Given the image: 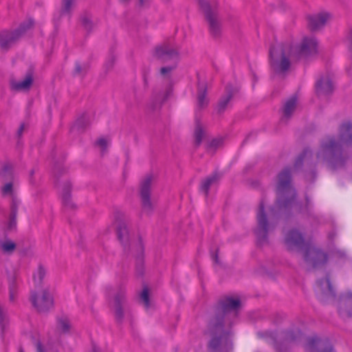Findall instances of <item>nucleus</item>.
I'll use <instances>...</instances> for the list:
<instances>
[{"mask_svg":"<svg viewBox=\"0 0 352 352\" xmlns=\"http://www.w3.org/2000/svg\"><path fill=\"white\" fill-rule=\"evenodd\" d=\"M241 307V302L238 298L223 296L218 300L207 325L206 333L210 336L208 346L210 350L230 352L232 349L230 338L232 322L230 316L236 317Z\"/></svg>","mask_w":352,"mask_h":352,"instance_id":"obj_1","label":"nucleus"},{"mask_svg":"<svg viewBox=\"0 0 352 352\" xmlns=\"http://www.w3.org/2000/svg\"><path fill=\"white\" fill-rule=\"evenodd\" d=\"M338 142L335 137H327L321 142V154L323 158L328 162L333 170L344 167L348 159V156L343 153L342 144L352 146V122L343 123L339 131Z\"/></svg>","mask_w":352,"mask_h":352,"instance_id":"obj_2","label":"nucleus"},{"mask_svg":"<svg viewBox=\"0 0 352 352\" xmlns=\"http://www.w3.org/2000/svg\"><path fill=\"white\" fill-rule=\"evenodd\" d=\"M276 184L277 198L275 208L280 213H283L287 218L292 216V208L296 199V189L292 185V171L290 167L284 168L278 174Z\"/></svg>","mask_w":352,"mask_h":352,"instance_id":"obj_3","label":"nucleus"},{"mask_svg":"<svg viewBox=\"0 0 352 352\" xmlns=\"http://www.w3.org/2000/svg\"><path fill=\"white\" fill-rule=\"evenodd\" d=\"M113 290L111 286H108L106 287V294L109 298V308L115 322L118 326H121L125 320L133 319V314L127 300L125 287L119 285L115 292L111 294Z\"/></svg>","mask_w":352,"mask_h":352,"instance_id":"obj_4","label":"nucleus"},{"mask_svg":"<svg viewBox=\"0 0 352 352\" xmlns=\"http://www.w3.org/2000/svg\"><path fill=\"white\" fill-rule=\"evenodd\" d=\"M199 6L204 14L210 35L214 39H219L223 32V21L220 16L217 3L207 0H198Z\"/></svg>","mask_w":352,"mask_h":352,"instance_id":"obj_5","label":"nucleus"},{"mask_svg":"<svg viewBox=\"0 0 352 352\" xmlns=\"http://www.w3.org/2000/svg\"><path fill=\"white\" fill-rule=\"evenodd\" d=\"M34 27V21L29 18L26 21L21 22L19 25L14 29H7L0 32V48L3 52H8L14 45H16L19 41L26 34V33L32 30Z\"/></svg>","mask_w":352,"mask_h":352,"instance_id":"obj_6","label":"nucleus"},{"mask_svg":"<svg viewBox=\"0 0 352 352\" xmlns=\"http://www.w3.org/2000/svg\"><path fill=\"white\" fill-rule=\"evenodd\" d=\"M270 65L276 74L287 72L291 65L289 56L285 52V45L283 43L272 44L269 52Z\"/></svg>","mask_w":352,"mask_h":352,"instance_id":"obj_7","label":"nucleus"},{"mask_svg":"<svg viewBox=\"0 0 352 352\" xmlns=\"http://www.w3.org/2000/svg\"><path fill=\"white\" fill-rule=\"evenodd\" d=\"M115 226L118 240L123 246L124 252L128 255L131 252L135 250V244L138 240L131 243V238L128 229V217L125 213L118 210L114 214Z\"/></svg>","mask_w":352,"mask_h":352,"instance_id":"obj_8","label":"nucleus"},{"mask_svg":"<svg viewBox=\"0 0 352 352\" xmlns=\"http://www.w3.org/2000/svg\"><path fill=\"white\" fill-rule=\"evenodd\" d=\"M303 259L313 269L324 267L328 261V254L322 250L309 244L302 251Z\"/></svg>","mask_w":352,"mask_h":352,"instance_id":"obj_9","label":"nucleus"},{"mask_svg":"<svg viewBox=\"0 0 352 352\" xmlns=\"http://www.w3.org/2000/svg\"><path fill=\"white\" fill-rule=\"evenodd\" d=\"M256 221L257 228L254 232L256 236L257 243L259 245H263L268 241V232L270 230V223L265 211V206L263 201L259 204L256 214Z\"/></svg>","mask_w":352,"mask_h":352,"instance_id":"obj_10","label":"nucleus"},{"mask_svg":"<svg viewBox=\"0 0 352 352\" xmlns=\"http://www.w3.org/2000/svg\"><path fill=\"white\" fill-rule=\"evenodd\" d=\"M153 179L152 175H147L142 180L140 186L142 211L147 215L151 214L154 210V204L151 199Z\"/></svg>","mask_w":352,"mask_h":352,"instance_id":"obj_11","label":"nucleus"},{"mask_svg":"<svg viewBox=\"0 0 352 352\" xmlns=\"http://www.w3.org/2000/svg\"><path fill=\"white\" fill-rule=\"evenodd\" d=\"M30 301L39 313H47L54 307V298L49 288L43 290L40 299L36 292H31Z\"/></svg>","mask_w":352,"mask_h":352,"instance_id":"obj_12","label":"nucleus"},{"mask_svg":"<svg viewBox=\"0 0 352 352\" xmlns=\"http://www.w3.org/2000/svg\"><path fill=\"white\" fill-rule=\"evenodd\" d=\"M316 292L318 299L324 303L334 300L336 297V291L328 275L325 278L317 280Z\"/></svg>","mask_w":352,"mask_h":352,"instance_id":"obj_13","label":"nucleus"},{"mask_svg":"<svg viewBox=\"0 0 352 352\" xmlns=\"http://www.w3.org/2000/svg\"><path fill=\"white\" fill-rule=\"evenodd\" d=\"M285 243L288 250L303 251L305 247L309 245L305 241L302 233L296 229L289 230L285 236Z\"/></svg>","mask_w":352,"mask_h":352,"instance_id":"obj_14","label":"nucleus"},{"mask_svg":"<svg viewBox=\"0 0 352 352\" xmlns=\"http://www.w3.org/2000/svg\"><path fill=\"white\" fill-rule=\"evenodd\" d=\"M153 56L161 62L166 63L173 59L178 60L179 53L177 50L164 43L155 47Z\"/></svg>","mask_w":352,"mask_h":352,"instance_id":"obj_15","label":"nucleus"},{"mask_svg":"<svg viewBox=\"0 0 352 352\" xmlns=\"http://www.w3.org/2000/svg\"><path fill=\"white\" fill-rule=\"evenodd\" d=\"M305 349L308 352H336L329 341L322 340L316 336L307 338Z\"/></svg>","mask_w":352,"mask_h":352,"instance_id":"obj_16","label":"nucleus"},{"mask_svg":"<svg viewBox=\"0 0 352 352\" xmlns=\"http://www.w3.org/2000/svg\"><path fill=\"white\" fill-rule=\"evenodd\" d=\"M302 335V331L298 329L283 331L280 333L278 344L285 346L283 352H288L290 349V345L297 342L301 338Z\"/></svg>","mask_w":352,"mask_h":352,"instance_id":"obj_17","label":"nucleus"},{"mask_svg":"<svg viewBox=\"0 0 352 352\" xmlns=\"http://www.w3.org/2000/svg\"><path fill=\"white\" fill-rule=\"evenodd\" d=\"M34 67L30 66L27 70L25 78L23 80L19 82L14 80H10L11 89L16 91H29L34 82Z\"/></svg>","mask_w":352,"mask_h":352,"instance_id":"obj_18","label":"nucleus"},{"mask_svg":"<svg viewBox=\"0 0 352 352\" xmlns=\"http://www.w3.org/2000/svg\"><path fill=\"white\" fill-rule=\"evenodd\" d=\"M315 89L318 97L331 95L334 89L332 80L329 76H320L316 82Z\"/></svg>","mask_w":352,"mask_h":352,"instance_id":"obj_19","label":"nucleus"},{"mask_svg":"<svg viewBox=\"0 0 352 352\" xmlns=\"http://www.w3.org/2000/svg\"><path fill=\"white\" fill-rule=\"evenodd\" d=\"M318 42L314 37L303 38L298 50L299 57H307L316 54Z\"/></svg>","mask_w":352,"mask_h":352,"instance_id":"obj_20","label":"nucleus"},{"mask_svg":"<svg viewBox=\"0 0 352 352\" xmlns=\"http://www.w3.org/2000/svg\"><path fill=\"white\" fill-rule=\"evenodd\" d=\"M238 90L231 85H227L225 88V94H223L217 104V113L219 115L223 113L229 106L230 102Z\"/></svg>","mask_w":352,"mask_h":352,"instance_id":"obj_21","label":"nucleus"},{"mask_svg":"<svg viewBox=\"0 0 352 352\" xmlns=\"http://www.w3.org/2000/svg\"><path fill=\"white\" fill-rule=\"evenodd\" d=\"M338 312L343 318H352V292H349L340 296Z\"/></svg>","mask_w":352,"mask_h":352,"instance_id":"obj_22","label":"nucleus"},{"mask_svg":"<svg viewBox=\"0 0 352 352\" xmlns=\"http://www.w3.org/2000/svg\"><path fill=\"white\" fill-rule=\"evenodd\" d=\"M72 184L69 180H65L61 185V200L63 206L69 210L76 209V205L72 199Z\"/></svg>","mask_w":352,"mask_h":352,"instance_id":"obj_23","label":"nucleus"},{"mask_svg":"<svg viewBox=\"0 0 352 352\" xmlns=\"http://www.w3.org/2000/svg\"><path fill=\"white\" fill-rule=\"evenodd\" d=\"M329 17V14L327 13H319L315 15L307 16V25L309 30L316 32L322 28Z\"/></svg>","mask_w":352,"mask_h":352,"instance_id":"obj_24","label":"nucleus"},{"mask_svg":"<svg viewBox=\"0 0 352 352\" xmlns=\"http://www.w3.org/2000/svg\"><path fill=\"white\" fill-rule=\"evenodd\" d=\"M144 245L141 237H139L138 241L135 244V250L131 252L136 258L135 271L139 276H142L144 274Z\"/></svg>","mask_w":352,"mask_h":352,"instance_id":"obj_25","label":"nucleus"},{"mask_svg":"<svg viewBox=\"0 0 352 352\" xmlns=\"http://www.w3.org/2000/svg\"><path fill=\"white\" fill-rule=\"evenodd\" d=\"M197 105L199 109H204L208 104V100L206 98L208 87L205 82H201L199 75L197 74Z\"/></svg>","mask_w":352,"mask_h":352,"instance_id":"obj_26","label":"nucleus"},{"mask_svg":"<svg viewBox=\"0 0 352 352\" xmlns=\"http://www.w3.org/2000/svg\"><path fill=\"white\" fill-rule=\"evenodd\" d=\"M221 173L215 171L212 175L202 180L199 189L204 193L206 197H208V196L210 186L213 184H217L221 179Z\"/></svg>","mask_w":352,"mask_h":352,"instance_id":"obj_27","label":"nucleus"},{"mask_svg":"<svg viewBox=\"0 0 352 352\" xmlns=\"http://www.w3.org/2000/svg\"><path fill=\"white\" fill-rule=\"evenodd\" d=\"M297 99V96L296 95H293L285 101L282 108V121L287 120L292 116V114L296 108Z\"/></svg>","mask_w":352,"mask_h":352,"instance_id":"obj_28","label":"nucleus"},{"mask_svg":"<svg viewBox=\"0 0 352 352\" xmlns=\"http://www.w3.org/2000/svg\"><path fill=\"white\" fill-rule=\"evenodd\" d=\"M8 282L9 289V300L11 302H14L16 298L18 292V284L15 273L8 275Z\"/></svg>","mask_w":352,"mask_h":352,"instance_id":"obj_29","label":"nucleus"},{"mask_svg":"<svg viewBox=\"0 0 352 352\" xmlns=\"http://www.w3.org/2000/svg\"><path fill=\"white\" fill-rule=\"evenodd\" d=\"M258 336L263 338H270L272 341V344L276 352H283L285 349V346L278 344V340L275 332L270 331L258 332Z\"/></svg>","mask_w":352,"mask_h":352,"instance_id":"obj_30","label":"nucleus"},{"mask_svg":"<svg viewBox=\"0 0 352 352\" xmlns=\"http://www.w3.org/2000/svg\"><path fill=\"white\" fill-rule=\"evenodd\" d=\"M90 124L89 118L87 114L83 113L79 117L72 127V131H76L78 133H83Z\"/></svg>","mask_w":352,"mask_h":352,"instance_id":"obj_31","label":"nucleus"},{"mask_svg":"<svg viewBox=\"0 0 352 352\" xmlns=\"http://www.w3.org/2000/svg\"><path fill=\"white\" fill-rule=\"evenodd\" d=\"M173 92V88L172 86L170 85L164 91L163 95L162 96L161 94H159L158 95L154 96L153 98V102H152V109L155 110L156 108H157L158 106H160L162 103H164L168 98L170 97V96L172 94Z\"/></svg>","mask_w":352,"mask_h":352,"instance_id":"obj_32","label":"nucleus"},{"mask_svg":"<svg viewBox=\"0 0 352 352\" xmlns=\"http://www.w3.org/2000/svg\"><path fill=\"white\" fill-rule=\"evenodd\" d=\"M205 135V131L204 126L201 124L200 119H195V126L194 130V138H195V144L196 147L200 146L202 142L203 138Z\"/></svg>","mask_w":352,"mask_h":352,"instance_id":"obj_33","label":"nucleus"},{"mask_svg":"<svg viewBox=\"0 0 352 352\" xmlns=\"http://www.w3.org/2000/svg\"><path fill=\"white\" fill-rule=\"evenodd\" d=\"M52 157L54 160L53 174L54 177V184L56 186L58 187L60 185V177L67 173V169L60 164L55 161L54 152L52 153Z\"/></svg>","mask_w":352,"mask_h":352,"instance_id":"obj_34","label":"nucleus"},{"mask_svg":"<svg viewBox=\"0 0 352 352\" xmlns=\"http://www.w3.org/2000/svg\"><path fill=\"white\" fill-rule=\"evenodd\" d=\"M80 23L83 28L87 31L88 34L91 33L95 26L94 21H92L91 16L87 12H84L80 16Z\"/></svg>","mask_w":352,"mask_h":352,"instance_id":"obj_35","label":"nucleus"},{"mask_svg":"<svg viewBox=\"0 0 352 352\" xmlns=\"http://www.w3.org/2000/svg\"><path fill=\"white\" fill-rule=\"evenodd\" d=\"M89 69L88 64H81L80 62L76 61L74 67L72 70V74L74 77L83 78L87 73Z\"/></svg>","mask_w":352,"mask_h":352,"instance_id":"obj_36","label":"nucleus"},{"mask_svg":"<svg viewBox=\"0 0 352 352\" xmlns=\"http://www.w3.org/2000/svg\"><path fill=\"white\" fill-rule=\"evenodd\" d=\"M57 321V329L61 331V333L66 334L68 333L71 329L70 321L66 316L58 317Z\"/></svg>","mask_w":352,"mask_h":352,"instance_id":"obj_37","label":"nucleus"},{"mask_svg":"<svg viewBox=\"0 0 352 352\" xmlns=\"http://www.w3.org/2000/svg\"><path fill=\"white\" fill-rule=\"evenodd\" d=\"M17 214L9 215V220L6 226L4 233L6 236L8 233L15 232L17 230V222H16Z\"/></svg>","mask_w":352,"mask_h":352,"instance_id":"obj_38","label":"nucleus"},{"mask_svg":"<svg viewBox=\"0 0 352 352\" xmlns=\"http://www.w3.org/2000/svg\"><path fill=\"white\" fill-rule=\"evenodd\" d=\"M116 58L117 56L115 53V51L113 48H111L109 51V57L104 65V72L106 73H108L113 69L116 61Z\"/></svg>","mask_w":352,"mask_h":352,"instance_id":"obj_39","label":"nucleus"},{"mask_svg":"<svg viewBox=\"0 0 352 352\" xmlns=\"http://www.w3.org/2000/svg\"><path fill=\"white\" fill-rule=\"evenodd\" d=\"M311 151L309 148H305L296 158L294 164V168L296 169L301 168L303 164L305 158L307 156L311 157Z\"/></svg>","mask_w":352,"mask_h":352,"instance_id":"obj_40","label":"nucleus"},{"mask_svg":"<svg viewBox=\"0 0 352 352\" xmlns=\"http://www.w3.org/2000/svg\"><path fill=\"white\" fill-rule=\"evenodd\" d=\"M0 247L3 252L11 254L15 250L16 245L11 240L6 239L4 241L1 243Z\"/></svg>","mask_w":352,"mask_h":352,"instance_id":"obj_41","label":"nucleus"},{"mask_svg":"<svg viewBox=\"0 0 352 352\" xmlns=\"http://www.w3.org/2000/svg\"><path fill=\"white\" fill-rule=\"evenodd\" d=\"M1 177H2L5 180H9L12 178V168L10 164H6L3 166L1 172L0 173Z\"/></svg>","mask_w":352,"mask_h":352,"instance_id":"obj_42","label":"nucleus"},{"mask_svg":"<svg viewBox=\"0 0 352 352\" xmlns=\"http://www.w3.org/2000/svg\"><path fill=\"white\" fill-rule=\"evenodd\" d=\"M21 203L20 199L16 195H12V202L10 205V213L11 214H18V208Z\"/></svg>","mask_w":352,"mask_h":352,"instance_id":"obj_43","label":"nucleus"},{"mask_svg":"<svg viewBox=\"0 0 352 352\" xmlns=\"http://www.w3.org/2000/svg\"><path fill=\"white\" fill-rule=\"evenodd\" d=\"M73 0H62L60 14H69L71 12Z\"/></svg>","mask_w":352,"mask_h":352,"instance_id":"obj_44","label":"nucleus"},{"mask_svg":"<svg viewBox=\"0 0 352 352\" xmlns=\"http://www.w3.org/2000/svg\"><path fill=\"white\" fill-rule=\"evenodd\" d=\"M176 67H177L176 64H175L173 65L162 67L160 70V73L161 76H163L164 78H169L171 72L173 70H175L176 69Z\"/></svg>","mask_w":352,"mask_h":352,"instance_id":"obj_45","label":"nucleus"},{"mask_svg":"<svg viewBox=\"0 0 352 352\" xmlns=\"http://www.w3.org/2000/svg\"><path fill=\"white\" fill-rule=\"evenodd\" d=\"M140 298L143 301L146 308H148L150 306V298H149V291L147 287H144L141 295Z\"/></svg>","mask_w":352,"mask_h":352,"instance_id":"obj_46","label":"nucleus"},{"mask_svg":"<svg viewBox=\"0 0 352 352\" xmlns=\"http://www.w3.org/2000/svg\"><path fill=\"white\" fill-rule=\"evenodd\" d=\"M8 324L7 314L0 305V327L1 331H3L6 324Z\"/></svg>","mask_w":352,"mask_h":352,"instance_id":"obj_47","label":"nucleus"},{"mask_svg":"<svg viewBox=\"0 0 352 352\" xmlns=\"http://www.w3.org/2000/svg\"><path fill=\"white\" fill-rule=\"evenodd\" d=\"M223 142L222 138H215L211 140L208 146L207 150L209 151L210 149L214 151L217 147H219Z\"/></svg>","mask_w":352,"mask_h":352,"instance_id":"obj_48","label":"nucleus"},{"mask_svg":"<svg viewBox=\"0 0 352 352\" xmlns=\"http://www.w3.org/2000/svg\"><path fill=\"white\" fill-rule=\"evenodd\" d=\"M13 190V185L12 182L7 183L2 189V192L4 195L10 194L14 195L12 192Z\"/></svg>","mask_w":352,"mask_h":352,"instance_id":"obj_49","label":"nucleus"},{"mask_svg":"<svg viewBox=\"0 0 352 352\" xmlns=\"http://www.w3.org/2000/svg\"><path fill=\"white\" fill-rule=\"evenodd\" d=\"M36 276L38 278L39 283L41 284L45 276V270L42 265L38 266Z\"/></svg>","mask_w":352,"mask_h":352,"instance_id":"obj_50","label":"nucleus"},{"mask_svg":"<svg viewBox=\"0 0 352 352\" xmlns=\"http://www.w3.org/2000/svg\"><path fill=\"white\" fill-rule=\"evenodd\" d=\"M296 210L297 212L300 214L306 213L307 214H309V210H306L305 206H303L301 202H298L296 204Z\"/></svg>","mask_w":352,"mask_h":352,"instance_id":"obj_51","label":"nucleus"},{"mask_svg":"<svg viewBox=\"0 0 352 352\" xmlns=\"http://www.w3.org/2000/svg\"><path fill=\"white\" fill-rule=\"evenodd\" d=\"M305 177L307 180H309L311 182H314L316 177V171L315 168L314 169H312L309 173H307L305 175Z\"/></svg>","mask_w":352,"mask_h":352,"instance_id":"obj_52","label":"nucleus"},{"mask_svg":"<svg viewBox=\"0 0 352 352\" xmlns=\"http://www.w3.org/2000/svg\"><path fill=\"white\" fill-rule=\"evenodd\" d=\"M97 145L100 146L102 151H106L107 147V142L104 138H100L97 142Z\"/></svg>","mask_w":352,"mask_h":352,"instance_id":"obj_53","label":"nucleus"},{"mask_svg":"<svg viewBox=\"0 0 352 352\" xmlns=\"http://www.w3.org/2000/svg\"><path fill=\"white\" fill-rule=\"evenodd\" d=\"M219 248H217L215 252L211 254V257L216 264L220 263V261L219 259Z\"/></svg>","mask_w":352,"mask_h":352,"instance_id":"obj_54","label":"nucleus"},{"mask_svg":"<svg viewBox=\"0 0 352 352\" xmlns=\"http://www.w3.org/2000/svg\"><path fill=\"white\" fill-rule=\"evenodd\" d=\"M346 41L349 43V49L352 51V29L349 30L346 36Z\"/></svg>","mask_w":352,"mask_h":352,"instance_id":"obj_55","label":"nucleus"},{"mask_svg":"<svg viewBox=\"0 0 352 352\" xmlns=\"http://www.w3.org/2000/svg\"><path fill=\"white\" fill-rule=\"evenodd\" d=\"M34 342L36 347V352H46L40 341L35 340Z\"/></svg>","mask_w":352,"mask_h":352,"instance_id":"obj_56","label":"nucleus"},{"mask_svg":"<svg viewBox=\"0 0 352 352\" xmlns=\"http://www.w3.org/2000/svg\"><path fill=\"white\" fill-rule=\"evenodd\" d=\"M149 6V0H138V6L144 8Z\"/></svg>","mask_w":352,"mask_h":352,"instance_id":"obj_57","label":"nucleus"},{"mask_svg":"<svg viewBox=\"0 0 352 352\" xmlns=\"http://www.w3.org/2000/svg\"><path fill=\"white\" fill-rule=\"evenodd\" d=\"M142 77H148L150 74V69L148 67H144L142 69Z\"/></svg>","mask_w":352,"mask_h":352,"instance_id":"obj_58","label":"nucleus"},{"mask_svg":"<svg viewBox=\"0 0 352 352\" xmlns=\"http://www.w3.org/2000/svg\"><path fill=\"white\" fill-rule=\"evenodd\" d=\"M24 128H25V124H24L23 123H22V124L20 125V126H19V129H18V131H17V137H18L19 138H21V136L22 135V133H23V131H24Z\"/></svg>","mask_w":352,"mask_h":352,"instance_id":"obj_59","label":"nucleus"},{"mask_svg":"<svg viewBox=\"0 0 352 352\" xmlns=\"http://www.w3.org/2000/svg\"><path fill=\"white\" fill-rule=\"evenodd\" d=\"M305 202L306 210H310V200L307 195H305Z\"/></svg>","mask_w":352,"mask_h":352,"instance_id":"obj_60","label":"nucleus"},{"mask_svg":"<svg viewBox=\"0 0 352 352\" xmlns=\"http://www.w3.org/2000/svg\"><path fill=\"white\" fill-rule=\"evenodd\" d=\"M34 174V169H32L30 171V182L32 184H34V181L33 180V175Z\"/></svg>","mask_w":352,"mask_h":352,"instance_id":"obj_61","label":"nucleus"},{"mask_svg":"<svg viewBox=\"0 0 352 352\" xmlns=\"http://www.w3.org/2000/svg\"><path fill=\"white\" fill-rule=\"evenodd\" d=\"M142 78H143V81H144V87H148V77H142Z\"/></svg>","mask_w":352,"mask_h":352,"instance_id":"obj_62","label":"nucleus"},{"mask_svg":"<svg viewBox=\"0 0 352 352\" xmlns=\"http://www.w3.org/2000/svg\"><path fill=\"white\" fill-rule=\"evenodd\" d=\"M121 2H129L130 0H120Z\"/></svg>","mask_w":352,"mask_h":352,"instance_id":"obj_63","label":"nucleus"},{"mask_svg":"<svg viewBox=\"0 0 352 352\" xmlns=\"http://www.w3.org/2000/svg\"><path fill=\"white\" fill-rule=\"evenodd\" d=\"M19 352H24L23 349H22V347H20Z\"/></svg>","mask_w":352,"mask_h":352,"instance_id":"obj_64","label":"nucleus"}]
</instances>
